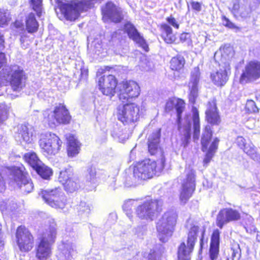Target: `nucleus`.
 <instances>
[{"label": "nucleus", "mask_w": 260, "mask_h": 260, "mask_svg": "<svg viewBox=\"0 0 260 260\" xmlns=\"http://www.w3.org/2000/svg\"><path fill=\"white\" fill-rule=\"evenodd\" d=\"M156 162L150 159L138 163L126 171V184L128 186H136L139 181L151 178L156 172Z\"/></svg>", "instance_id": "f257e3e1"}, {"label": "nucleus", "mask_w": 260, "mask_h": 260, "mask_svg": "<svg viewBox=\"0 0 260 260\" xmlns=\"http://www.w3.org/2000/svg\"><path fill=\"white\" fill-rule=\"evenodd\" d=\"M178 214L175 210L164 213L156 226L158 238L162 242H166L172 236L177 223Z\"/></svg>", "instance_id": "f03ea898"}, {"label": "nucleus", "mask_w": 260, "mask_h": 260, "mask_svg": "<svg viewBox=\"0 0 260 260\" xmlns=\"http://www.w3.org/2000/svg\"><path fill=\"white\" fill-rule=\"evenodd\" d=\"M103 0H74L70 3L61 4V13L67 20L74 21L80 15V12L91 8L95 3Z\"/></svg>", "instance_id": "7ed1b4c3"}, {"label": "nucleus", "mask_w": 260, "mask_h": 260, "mask_svg": "<svg viewBox=\"0 0 260 260\" xmlns=\"http://www.w3.org/2000/svg\"><path fill=\"white\" fill-rule=\"evenodd\" d=\"M162 202L160 200L145 201L135 208V214L139 219L152 221L162 210Z\"/></svg>", "instance_id": "20e7f679"}, {"label": "nucleus", "mask_w": 260, "mask_h": 260, "mask_svg": "<svg viewBox=\"0 0 260 260\" xmlns=\"http://www.w3.org/2000/svg\"><path fill=\"white\" fill-rule=\"evenodd\" d=\"M140 109L134 103L125 102L119 104L116 109V115L119 120L124 124L134 123L139 118Z\"/></svg>", "instance_id": "39448f33"}, {"label": "nucleus", "mask_w": 260, "mask_h": 260, "mask_svg": "<svg viewBox=\"0 0 260 260\" xmlns=\"http://www.w3.org/2000/svg\"><path fill=\"white\" fill-rule=\"evenodd\" d=\"M186 226L189 229L187 242V246L184 242L180 244L178 249V260L190 259V253L193 250L197 238L199 226L189 223V220L187 221Z\"/></svg>", "instance_id": "423d86ee"}, {"label": "nucleus", "mask_w": 260, "mask_h": 260, "mask_svg": "<svg viewBox=\"0 0 260 260\" xmlns=\"http://www.w3.org/2000/svg\"><path fill=\"white\" fill-rule=\"evenodd\" d=\"M193 116L191 117L190 115H187L184 119L185 123L184 126L182 127V132L183 133V136L181 138L182 144L184 147L186 146L189 143L190 139V131L191 126V119H192L193 123V139L194 141L198 140L200 136V120L199 116L197 109L193 108L192 109ZM182 127L179 130L180 132Z\"/></svg>", "instance_id": "0eeeda50"}, {"label": "nucleus", "mask_w": 260, "mask_h": 260, "mask_svg": "<svg viewBox=\"0 0 260 260\" xmlns=\"http://www.w3.org/2000/svg\"><path fill=\"white\" fill-rule=\"evenodd\" d=\"M7 71V80L14 91H21L25 86L27 75L23 68L14 64L9 67Z\"/></svg>", "instance_id": "6e6552de"}, {"label": "nucleus", "mask_w": 260, "mask_h": 260, "mask_svg": "<svg viewBox=\"0 0 260 260\" xmlns=\"http://www.w3.org/2000/svg\"><path fill=\"white\" fill-rule=\"evenodd\" d=\"M44 118L52 127L58 124H68L71 120V116L64 106L60 104L54 111L47 110L43 113Z\"/></svg>", "instance_id": "1a4fd4ad"}, {"label": "nucleus", "mask_w": 260, "mask_h": 260, "mask_svg": "<svg viewBox=\"0 0 260 260\" xmlns=\"http://www.w3.org/2000/svg\"><path fill=\"white\" fill-rule=\"evenodd\" d=\"M56 238V229L50 226L43 234L37 247L36 256L40 260H45L51 253V245L54 242Z\"/></svg>", "instance_id": "9d476101"}, {"label": "nucleus", "mask_w": 260, "mask_h": 260, "mask_svg": "<svg viewBox=\"0 0 260 260\" xmlns=\"http://www.w3.org/2000/svg\"><path fill=\"white\" fill-rule=\"evenodd\" d=\"M39 195L52 207L62 209L66 206V198L59 188L42 190Z\"/></svg>", "instance_id": "9b49d317"}, {"label": "nucleus", "mask_w": 260, "mask_h": 260, "mask_svg": "<svg viewBox=\"0 0 260 260\" xmlns=\"http://www.w3.org/2000/svg\"><path fill=\"white\" fill-rule=\"evenodd\" d=\"M62 142L54 134L46 133L41 135L39 141L40 148L46 156L55 155L58 153Z\"/></svg>", "instance_id": "f8f14e48"}, {"label": "nucleus", "mask_w": 260, "mask_h": 260, "mask_svg": "<svg viewBox=\"0 0 260 260\" xmlns=\"http://www.w3.org/2000/svg\"><path fill=\"white\" fill-rule=\"evenodd\" d=\"M119 99L122 103L131 102V100L137 98L140 93V88L137 82L128 81L119 85Z\"/></svg>", "instance_id": "ddd939ff"}, {"label": "nucleus", "mask_w": 260, "mask_h": 260, "mask_svg": "<svg viewBox=\"0 0 260 260\" xmlns=\"http://www.w3.org/2000/svg\"><path fill=\"white\" fill-rule=\"evenodd\" d=\"M186 178L182 183L180 194V200L185 204L191 197L195 189V171L190 168L185 170Z\"/></svg>", "instance_id": "4468645a"}, {"label": "nucleus", "mask_w": 260, "mask_h": 260, "mask_svg": "<svg viewBox=\"0 0 260 260\" xmlns=\"http://www.w3.org/2000/svg\"><path fill=\"white\" fill-rule=\"evenodd\" d=\"M103 19L115 23H119L124 18L122 10L112 2H107L102 8Z\"/></svg>", "instance_id": "2eb2a0df"}, {"label": "nucleus", "mask_w": 260, "mask_h": 260, "mask_svg": "<svg viewBox=\"0 0 260 260\" xmlns=\"http://www.w3.org/2000/svg\"><path fill=\"white\" fill-rule=\"evenodd\" d=\"M10 178L12 183H15L23 193L27 194L34 189V184L31 180L19 169H14L12 171Z\"/></svg>", "instance_id": "dca6fc26"}, {"label": "nucleus", "mask_w": 260, "mask_h": 260, "mask_svg": "<svg viewBox=\"0 0 260 260\" xmlns=\"http://www.w3.org/2000/svg\"><path fill=\"white\" fill-rule=\"evenodd\" d=\"M16 237L17 244L21 251L27 252L32 249L34 244L32 236L24 226H20L17 228Z\"/></svg>", "instance_id": "f3484780"}, {"label": "nucleus", "mask_w": 260, "mask_h": 260, "mask_svg": "<svg viewBox=\"0 0 260 260\" xmlns=\"http://www.w3.org/2000/svg\"><path fill=\"white\" fill-rule=\"evenodd\" d=\"M58 180L64 185L65 189L70 192L77 190L81 187L78 177L69 169L60 172Z\"/></svg>", "instance_id": "a211bd4d"}, {"label": "nucleus", "mask_w": 260, "mask_h": 260, "mask_svg": "<svg viewBox=\"0 0 260 260\" xmlns=\"http://www.w3.org/2000/svg\"><path fill=\"white\" fill-rule=\"evenodd\" d=\"M241 218L240 212L233 208H224L221 210L216 217V225L220 229L229 222L239 220Z\"/></svg>", "instance_id": "6ab92c4d"}, {"label": "nucleus", "mask_w": 260, "mask_h": 260, "mask_svg": "<svg viewBox=\"0 0 260 260\" xmlns=\"http://www.w3.org/2000/svg\"><path fill=\"white\" fill-rule=\"evenodd\" d=\"M260 77V62H250L245 68L242 73L240 81L243 84L253 81Z\"/></svg>", "instance_id": "aec40b11"}, {"label": "nucleus", "mask_w": 260, "mask_h": 260, "mask_svg": "<svg viewBox=\"0 0 260 260\" xmlns=\"http://www.w3.org/2000/svg\"><path fill=\"white\" fill-rule=\"evenodd\" d=\"M99 88L105 95L112 96L115 92L117 81L115 77L112 75L104 76L99 78Z\"/></svg>", "instance_id": "412c9836"}, {"label": "nucleus", "mask_w": 260, "mask_h": 260, "mask_svg": "<svg viewBox=\"0 0 260 260\" xmlns=\"http://www.w3.org/2000/svg\"><path fill=\"white\" fill-rule=\"evenodd\" d=\"M123 29L129 39L143 48L144 50L148 51V46L146 41L134 24L130 22H127L124 24Z\"/></svg>", "instance_id": "4be33fe9"}, {"label": "nucleus", "mask_w": 260, "mask_h": 260, "mask_svg": "<svg viewBox=\"0 0 260 260\" xmlns=\"http://www.w3.org/2000/svg\"><path fill=\"white\" fill-rule=\"evenodd\" d=\"M220 68L219 70L211 75V78L215 85L222 86L228 80V74L231 70L230 63L224 62L223 64H220Z\"/></svg>", "instance_id": "5701e85b"}, {"label": "nucleus", "mask_w": 260, "mask_h": 260, "mask_svg": "<svg viewBox=\"0 0 260 260\" xmlns=\"http://www.w3.org/2000/svg\"><path fill=\"white\" fill-rule=\"evenodd\" d=\"M200 79V73L198 67L194 68L191 72L188 87L190 90L189 101L194 104L198 96V84Z\"/></svg>", "instance_id": "b1692460"}, {"label": "nucleus", "mask_w": 260, "mask_h": 260, "mask_svg": "<svg viewBox=\"0 0 260 260\" xmlns=\"http://www.w3.org/2000/svg\"><path fill=\"white\" fill-rule=\"evenodd\" d=\"M15 138L21 143L23 142L27 144H31L33 142L32 128L24 124L18 125Z\"/></svg>", "instance_id": "393cba45"}, {"label": "nucleus", "mask_w": 260, "mask_h": 260, "mask_svg": "<svg viewBox=\"0 0 260 260\" xmlns=\"http://www.w3.org/2000/svg\"><path fill=\"white\" fill-rule=\"evenodd\" d=\"M174 107L175 108L177 112V123L178 129L181 128V114L184 110L185 107V103L184 101L179 99L173 98L170 99L166 104L165 110L167 112L171 111Z\"/></svg>", "instance_id": "a878e982"}, {"label": "nucleus", "mask_w": 260, "mask_h": 260, "mask_svg": "<svg viewBox=\"0 0 260 260\" xmlns=\"http://www.w3.org/2000/svg\"><path fill=\"white\" fill-rule=\"evenodd\" d=\"M160 128L156 129L148 136L147 141L148 150L151 155L156 154L160 150Z\"/></svg>", "instance_id": "bb28decb"}, {"label": "nucleus", "mask_w": 260, "mask_h": 260, "mask_svg": "<svg viewBox=\"0 0 260 260\" xmlns=\"http://www.w3.org/2000/svg\"><path fill=\"white\" fill-rule=\"evenodd\" d=\"M75 245L71 242H63L59 245V254L60 260H71L76 253Z\"/></svg>", "instance_id": "cd10ccee"}, {"label": "nucleus", "mask_w": 260, "mask_h": 260, "mask_svg": "<svg viewBox=\"0 0 260 260\" xmlns=\"http://www.w3.org/2000/svg\"><path fill=\"white\" fill-rule=\"evenodd\" d=\"M206 115L208 123L213 125H218L220 123V118L217 111L216 104L214 101L208 102Z\"/></svg>", "instance_id": "c85d7f7f"}, {"label": "nucleus", "mask_w": 260, "mask_h": 260, "mask_svg": "<svg viewBox=\"0 0 260 260\" xmlns=\"http://www.w3.org/2000/svg\"><path fill=\"white\" fill-rule=\"evenodd\" d=\"M251 9L248 3H239L238 0L234 3L233 13L235 16L242 18H247L250 17Z\"/></svg>", "instance_id": "c756f323"}, {"label": "nucleus", "mask_w": 260, "mask_h": 260, "mask_svg": "<svg viewBox=\"0 0 260 260\" xmlns=\"http://www.w3.org/2000/svg\"><path fill=\"white\" fill-rule=\"evenodd\" d=\"M219 240L220 232L218 229H216L213 231L211 236L209 250L211 260H215L217 258L219 253Z\"/></svg>", "instance_id": "7c9ffc66"}, {"label": "nucleus", "mask_w": 260, "mask_h": 260, "mask_svg": "<svg viewBox=\"0 0 260 260\" xmlns=\"http://www.w3.org/2000/svg\"><path fill=\"white\" fill-rule=\"evenodd\" d=\"M219 142V140L217 138H215L209 148L206 151L207 152L203 160L204 166L207 167L215 155L218 148Z\"/></svg>", "instance_id": "2f4dec72"}, {"label": "nucleus", "mask_w": 260, "mask_h": 260, "mask_svg": "<svg viewBox=\"0 0 260 260\" xmlns=\"http://www.w3.org/2000/svg\"><path fill=\"white\" fill-rule=\"evenodd\" d=\"M161 36L164 41L168 44L174 43L176 40V37L173 34L172 28L167 24H163L161 26Z\"/></svg>", "instance_id": "473e14b6"}, {"label": "nucleus", "mask_w": 260, "mask_h": 260, "mask_svg": "<svg viewBox=\"0 0 260 260\" xmlns=\"http://www.w3.org/2000/svg\"><path fill=\"white\" fill-rule=\"evenodd\" d=\"M67 140L68 142V155L72 157L75 156L79 152L80 145L79 142L72 135H70L68 137Z\"/></svg>", "instance_id": "72a5a7b5"}, {"label": "nucleus", "mask_w": 260, "mask_h": 260, "mask_svg": "<svg viewBox=\"0 0 260 260\" xmlns=\"http://www.w3.org/2000/svg\"><path fill=\"white\" fill-rule=\"evenodd\" d=\"M25 161L35 170L38 166H40L42 161L39 158L37 154L34 152H29L24 155Z\"/></svg>", "instance_id": "f704fd0d"}, {"label": "nucleus", "mask_w": 260, "mask_h": 260, "mask_svg": "<svg viewBox=\"0 0 260 260\" xmlns=\"http://www.w3.org/2000/svg\"><path fill=\"white\" fill-rule=\"evenodd\" d=\"M212 136V132L211 126L209 125H207L204 128L201 138V145L203 151H205L209 148L208 147Z\"/></svg>", "instance_id": "c9c22d12"}, {"label": "nucleus", "mask_w": 260, "mask_h": 260, "mask_svg": "<svg viewBox=\"0 0 260 260\" xmlns=\"http://www.w3.org/2000/svg\"><path fill=\"white\" fill-rule=\"evenodd\" d=\"M96 171L95 167H87L84 176V180L87 185L94 184L96 182Z\"/></svg>", "instance_id": "e433bc0d"}, {"label": "nucleus", "mask_w": 260, "mask_h": 260, "mask_svg": "<svg viewBox=\"0 0 260 260\" xmlns=\"http://www.w3.org/2000/svg\"><path fill=\"white\" fill-rule=\"evenodd\" d=\"M243 150L252 159L260 164V154L257 152L256 148L252 143H248L243 148Z\"/></svg>", "instance_id": "4c0bfd02"}, {"label": "nucleus", "mask_w": 260, "mask_h": 260, "mask_svg": "<svg viewBox=\"0 0 260 260\" xmlns=\"http://www.w3.org/2000/svg\"><path fill=\"white\" fill-rule=\"evenodd\" d=\"M25 22L28 32L32 33L37 31L39 24L34 13H31L28 15Z\"/></svg>", "instance_id": "58836bf2"}, {"label": "nucleus", "mask_w": 260, "mask_h": 260, "mask_svg": "<svg viewBox=\"0 0 260 260\" xmlns=\"http://www.w3.org/2000/svg\"><path fill=\"white\" fill-rule=\"evenodd\" d=\"M221 52V64H223L224 62H229L232 58L234 55V51L230 46L225 45L222 48H220Z\"/></svg>", "instance_id": "ea45409f"}, {"label": "nucleus", "mask_w": 260, "mask_h": 260, "mask_svg": "<svg viewBox=\"0 0 260 260\" xmlns=\"http://www.w3.org/2000/svg\"><path fill=\"white\" fill-rule=\"evenodd\" d=\"M34 170L43 179L46 180L49 179L53 173L52 169L46 166L43 162L40 166H38Z\"/></svg>", "instance_id": "a19ab883"}, {"label": "nucleus", "mask_w": 260, "mask_h": 260, "mask_svg": "<svg viewBox=\"0 0 260 260\" xmlns=\"http://www.w3.org/2000/svg\"><path fill=\"white\" fill-rule=\"evenodd\" d=\"M184 64V58L181 55H178L171 59L170 68L172 70L179 71L183 68Z\"/></svg>", "instance_id": "79ce46f5"}, {"label": "nucleus", "mask_w": 260, "mask_h": 260, "mask_svg": "<svg viewBox=\"0 0 260 260\" xmlns=\"http://www.w3.org/2000/svg\"><path fill=\"white\" fill-rule=\"evenodd\" d=\"M137 202L133 199H129L125 201L123 205V210L126 216L130 220L133 217L132 208L137 205Z\"/></svg>", "instance_id": "37998d69"}, {"label": "nucleus", "mask_w": 260, "mask_h": 260, "mask_svg": "<svg viewBox=\"0 0 260 260\" xmlns=\"http://www.w3.org/2000/svg\"><path fill=\"white\" fill-rule=\"evenodd\" d=\"M11 28L12 33L15 36L22 35L26 33L23 24L18 20H16L14 23L11 24Z\"/></svg>", "instance_id": "c03bdc74"}, {"label": "nucleus", "mask_w": 260, "mask_h": 260, "mask_svg": "<svg viewBox=\"0 0 260 260\" xmlns=\"http://www.w3.org/2000/svg\"><path fill=\"white\" fill-rule=\"evenodd\" d=\"M77 209L79 215L83 217H87L91 211V207L84 202H81Z\"/></svg>", "instance_id": "a18cd8bd"}, {"label": "nucleus", "mask_w": 260, "mask_h": 260, "mask_svg": "<svg viewBox=\"0 0 260 260\" xmlns=\"http://www.w3.org/2000/svg\"><path fill=\"white\" fill-rule=\"evenodd\" d=\"M10 19V13L8 10H0V26L7 25Z\"/></svg>", "instance_id": "49530a36"}, {"label": "nucleus", "mask_w": 260, "mask_h": 260, "mask_svg": "<svg viewBox=\"0 0 260 260\" xmlns=\"http://www.w3.org/2000/svg\"><path fill=\"white\" fill-rule=\"evenodd\" d=\"M32 9L36 12L38 17H41L42 13V0H30Z\"/></svg>", "instance_id": "de8ad7c7"}, {"label": "nucleus", "mask_w": 260, "mask_h": 260, "mask_svg": "<svg viewBox=\"0 0 260 260\" xmlns=\"http://www.w3.org/2000/svg\"><path fill=\"white\" fill-rule=\"evenodd\" d=\"M246 110L250 113H257L259 112V108L256 106L255 102L251 100L247 101L246 106Z\"/></svg>", "instance_id": "09e8293b"}, {"label": "nucleus", "mask_w": 260, "mask_h": 260, "mask_svg": "<svg viewBox=\"0 0 260 260\" xmlns=\"http://www.w3.org/2000/svg\"><path fill=\"white\" fill-rule=\"evenodd\" d=\"M147 231L146 225H138L133 230L134 234L137 237L141 238Z\"/></svg>", "instance_id": "8fccbe9b"}, {"label": "nucleus", "mask_w": 260, "mask_h": 260, "mask_svg": "<svg viewBox=\"0 0 260 260\" xmlns=\"http://www.w3.org/2000/svg\"><path fill=\"white\" fill-rule=\"evenodd\" d=\"M8 108L5 104L0 105V123L5 121L8 118Z\"/></svg>", "instance_id": "3c124183"}, {"label": "nucleus", "mask_w": 260, "mask_h": 260, "mask_svg": "<svg viewBox=\"0 0 260 260\" xmlns=\"http://www.w3.org/2000/svg\"><path fill=\"white\" fill-rule=\"evenodd\" d=\"M179 40L181 43H185L187 46L190 45L192 42L190 35L186 32H183L180 34Z\"/></svg>", "instance_id": "603ef678"}, {"label": "nucleus", "mask_w": 260, "mask_h": 260, "mask_svg": "<svg viewBox=\"0 0 260 260\" xmlns=\"http://www.w3.org/2000/svg\"><path fill=\"white\" fill-rule=\"evenodd\" d=\"M231 251L232 260H239L241 257V249L239 245L235 248H232Z\"/></svg>", "instance_id": "864d4df0"}, {"label": "nucleus", "mask_w": 260, "mask_h": 260, "mask_svg": "<svg viewBox=\"0 0 260 260\" xmlns=\"http://www.w3.org/2000/svg\"><path fill=\"white\" fill-rule=\"evenodd\" d=\"M168 22L176 29H178L179 27V24L176 20L172 16L169 17L167 18Z\"/></svg>", "instance_id": "5fc2aeb1"}, {"label": "nucleus", "mask_w": 260, "mask_h": 260, "mask_svg": "<svg viewBox=\"0 0 260 260\" xmlns=\"http://www.w3.org/2000/svg\"><path fill=\"white\" fill-rule=\"evenodd\" d=\"M222 22L223 24L226 27H228L230 28H234L235 27V24L230 21V20L225 16H223L222 18Z\"/></svg>", "instance_id": "6e6d98bb"}, {"label": "nucleus", "mask_w": 260, "mask_h": 260, "mask_svg": "<svg viewBox=\"0 0 260 260\" xmlns=\"http://www.w3.org/2000/svg\"><path fill=\"white\" fill-rule=\"evenodd\" d=\"M237 143L238 145L243 149V148L248 144L245 143V139L242 137H238L237 139Z\"/></svg>", "instance_id": "4d7b16f0"}, {"label": "nucleus", "mask_w": 260, "mask_h": 260, "mask_svg": "<svg viewBox=\"0 0 260 260\" xmlns=\"http://www.w3.org/2000/svg\"><path fill=\"white\" fill-rule=\"evenodd\" d=\"M191 6L193 10H195L198 12L201 10V5L200 3L197 2H192L191 3Z\"/></svg>", "instance_id": "13d9d810"}, {"label": "nucleus", "mask_w": 260, "mask_h": 260, "mask_svg": "<svg viewBox=\"0 0 260 260\" xmlns=\"http://www.w3.org/2000/svg\"><path fill=\"white\" fill-rule=\"evenodd\" d=\"M6 60L5 53L0 52V69L5 64Z\"/></svg>", "instance_id": "bf43d9fd"}, {"label": "nucleus", "mask_w": 260, "mask_h": 260, "mask_svg": "<svg viewBox=\"0 0 260 260\" xmlns=\"http://www.w3.org/2000/svg\"><path fill=\"white\" fill-rule=\"evenodd\" d=\"M6 189L5 182L4 180L3 177L2 176V174L0 173V192H3Z\"/></svg>", "instance_id": "052dcab7"}, {"label": "nucleus", "mask_w": 260, "mask_h": 260, "mask_svg": "<svg viewBox=\"0 0 260 260\" xmlns=\"http://www.w3.org/2000/svg\"><path fill=\"white\" fill-rule=\"evenodd\" d=\"M147 258V260H156V253L153 250H150Z\"/></svg>", "instance_id": "680f3d73"}, {"label": "nucleus", "mask_w": 260, "mask_h": 260, "mask_svg": "<svg viewBox=\"0 0 260 260\" xmlns=\"http://www.w3.org/2000/svg\"><path fill=\"white\" fill-rule=\"evenodd\" d=\"M81 78L86 80L88 76V71L85 69H81Z\"/></svg>", "instance_id": "e2e57ef3"}, {"label": "nucleus", "mask_w": 260, "mask_h": 260, "mask_svg": "<svg viewBox=\"0 0 260 260\" xmlns=\"http://www.w3.org/2000/svg\"><path fill=\"white\" fill-rule=\"evenodd\" d=\"M20 41L22 44L25 42V38L26 37H27V33H26V34H23L22 35H20Z\"/></svg>", "instance_id": "0e129e2a"}, {"label": "nucleus", "mask_w": 260, "mask_h": 260, "mask_svg": "<svg viewBox=\"0 0 260 260\" xmlns=\"http://www.w3.org/2000/svg\"><path fill=\"white\" fill-rule=\"evenodd\" d=\"M256 239L258 242H260V233H257Z\"/></svg>", "instance_id": "69168bd1"}, {"label": "nucleus", "mask_w": 260, "mask_h": 260, "mask_svg": "<svg viewBox=\"0 0 260 260\" xmlns=\"http://www.w3.org/2000/svg\"><path fill=\"white\" fill-rule=\"evenodd\" d=\"M256 100L260 103V94H257L255 95Z\"/></svg>", "instance_id": "338daca9"}, {"label": "nucleus", "mask_w": 260, "mask_h": 260, "mask_svg": "<svg viewBox=\"0 0 260 260\" xmlns=\"http://www.w3.org/2000/svg\"><path fill=\"white\" fill-rule=\"evenodd\" d=\"M161 164H161V165L160 167L159 168H158V169H157L158 170V171H160V170H161L162 169L163 167H164V166H163V163H164V161H163L162 159H161Z\"/></svg>", "instance_id": "774afa93"}]
</instances>
